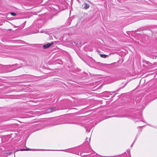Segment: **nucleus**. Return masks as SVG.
Segmentation results:
<instances>
[{"label": "nucleus", "instance_id": "nucleus-1", "mask_svg": "<svg viewBox=\"0 0 157 157\" xmlns=\"http://www.w3.org/2000/svg\"><path fill=\"white\" fill-rule=\"evenodd\" d=\"M17 65V64L16 63L12 65H6V66L7 69L12 68L11 70L10 71H11L22 67V65L20 64L19 66L15 67L14 68V66H16Z\"/></svg>", "mask_w": 157, "mask_h": 157}, {"label": "nucleus", "instance_id": "nucleus-2", "mask_svg": "<svg viewBox=\"0 0 157 157\" xmlns=\"http://www.w3.org/2000/svg\"><path fill=\"white\" fill-rule=\"evenodd\" d=\"M54 44L53 42H52L50 43H47L46 44L44 45L43 46V48L46 49L50 47Z\"/></svg>", "mask_w": 157, "mask_h": 157}, {"label": "nucleus", "instance_id": "nucleus-3", "mask_svg": "<svg viewBox=\"0 0 157 157\" xmlns=\"http://www.w3.org/2000/svg\"><path fill=\"white\" fill-rule=\"evenodd\" d=\"M56 111L55 109L53 107H51L47 109L46 110V113H49Z\"/></svg>", "mask_w": 157, "mask_h": 157}, {"label": "nucleus", "instance_id": "nucleus-4", "mask_svg": "<svg viewBox=\"0 0 157 157\" xmlns=\"http://www.w3.org/2000/svg\"><path fill=\"white\" fill-rule=\"evenodd\" d=\"M83 8L85 9H87L89 8L90 7V5L89 4L86 3H84L82 5Z\"/></svg>", "mask_w": 157, "mask_h": 157}, {"label": "nucleus", "instance_id": "nucleus-5", "mask_svg": "<svg viewBox=\"0 0 157 157\" xmlns=\"http://www.w3.org/2000/svg\"><path fill=\"white\" fill-rule=\"evenodd\" d=\"M100 56L101 57L103 58H105L108 56L107 55L102 54H100Z\"/></svg>", "mask_w": 157, "mask_h": 157}, {"label": "nucleus", "instance_id": "nucleus-6", "mask_svg": "<svg viewBox=\"0 0 157 157\" xmlns=\"http://www.w3.org/2000/svg\"><path fill=\"white\" fill-rule=\"evenodd\" d=\"M21 151H29L31 150L29 148H28L26 149H21L20 150Z\"/></svg>", "mask_w": 157, "mask_h": 157}, {"label": "nucleus", "instance_id": "nucleus-7", "mask_svg": "<svg viewBox=\"0 0 157 157\" xmlns=\"http://www.w3.org/2000/svg\"><path fill=\"white\" fill-rule=\"evenodd\" d=\"M10 14L11 15L13 16H15L16 15V14L14 12H11L10 13Z\"/></svg>", "mask_w": 157, "mask_h": 157}, {"label": "nucleus", "instance_id": "nucleus-8", "mask_svg": "<svg viewBox=\"0 0 157 157\" xmlns=\"http://www.w3.org/2000/svg\"><path fill=\"white\" fill-rule=\"evenodd\" d=\"M111 92H112L113 93H114L115 92V91H112Z\"/></svg>", "mask_w": 157, "mask_h": 157}]
</instances>
